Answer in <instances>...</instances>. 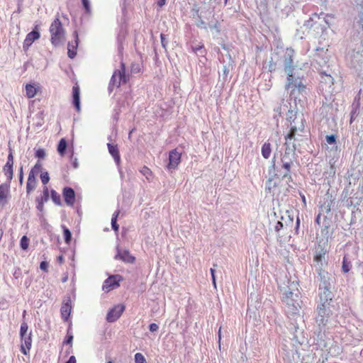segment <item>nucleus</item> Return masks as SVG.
<instances>
[{"label":"nucleus","instance_id":"obj_1","mask_svg":"<svg viewBox=\"0 0 363 363\" xmlns=\"http://www.w3.org/2000/svg\"><path fill=\"white\" fill-rule=\"evenodd\" d=\"M325 267H317L315 268L318 274L317 279L319 281L318 296L320 300L328 302L332 301L333 294L331 292L332 284L335 278L325 269Z\"/></svg>","mask_w":363,"mask_h":363},{"label":"nucleus","instance_id":"obj_2","mask_svg":"<svg viewBox=\"0 0 363 363\" xmlns=\"http://www.w3.org/2000/svg\"><path fill=\"white\" fill-rule=\"evenodd\" d=\"M287 120L290 122V131L286 136V141L294 140L301 141L302 137H307L308 131L305 130L304 119L303 116H296L293 111H289Z\"/></svg>","mask_w":363,"mask_h":363},{"label":"nucleus","instance_id":"obj_3","mask_svg":"<svg viewBox=\"0 0 363 363\" xmlns=\"http://www.w3.org/2000/svg\"><path fill=\"white\" fill-rule=\"evenodd\" d=\"M284 310L289 318L300 317L301 300L299 293H294L290 289L286 291L281 297Z\"/></svg>","mask_w":363,"mask_h":363},{"label":"nucleus","instance_id":"obj_4","mask_svg":"<svg viewBox=\"0 0 363 363\" xmlns=\"http://www.w3.org/2000/svg\"><path fill=\"white\" fill-rule=\"evenodd\" d=\"M330 250L329 242L328 239L321 238L318 240L317 245L315 247L313 262L314 267H327L328 262L327 259V255Z\"/></svg>","mask_w":363,"mask_h":363},{"label":"nucleus","instance_id":"obj_5","mask_svg":"<svg viewBox=\"0 0 363 363\" xmlns=\"http://www.w3.org/2000/svg\"><path fill=\"white\" fill-rule=\"evenodd\" d=\"M272 164L269 168V175L281 179L291 180L290 173V162H284V160H272Z\"/></svg>","mask_w":363,"mask_h":363},{"label":"nucleus","instance_id":"obj_6","mask_svg":"<svg viewBox=\"0 0 363 363\" xmlns=\"http://www.w3.org/2000/svg\"><path fill=\"white\" fill-rule=\"evenodd\" d=\"M330 301L325 302L320 300V303L316 308L317 315L315 316V323L318 326L320 332L325 331V327L332 315V311L329 308Z\"/></svg>","mask_w":363,"mask_h":363},{"label":"nucleus","instance_id":"obj_7","mask_svg":"<svg viewBox=\"0 0 363 363\" xmlns=\"http://www.w3.org/2000/svg\"><path fill=\"white\" fill-rule=\"evenodd\" d=\"M287 74V83L286 84V89L290 90L291 96L297 98L298 94H302L306 91V86L302 82L301 78L296 74L294 71Z\"/></svg>","mask_w":363,"mask_h":363},{"label":"nucleus","instance_id":"obj_8","mask_svg":"<svg viewBox=\"0 0 363 363\" xmlns=\"http://www.w3.org/2000/svg\"><path fill=\"white\" fill-rule=\"evenodd\" d=\"M50 33L51 34L50 41L54 46H58L64 42L65 32L58 18H56L51 23Z\"/></svg>","mask_w":363,"mask_h":363},{"label":"nucleus","instance_id":"obj_9","mask_svg":"<svg viewBox=\"0 0 363 363\" xmlns=\"http://www.w3.org/2000/svg\"><path fill=\"white\" fill-rule=\"evenodd\" d=\"M121 82H126V76L125 74V65L121 63V69L116 70L109 82L108 91L111 92L114 87H119Z\"/></svg>","mask_w":363,"mask_h":363},{"label":"nucleus","instance_id":"obj_10","mask_svg":"<svg viewBox=\"0 0 363 363\" xmlns=\"http://www.w3.org/2000/svg\"><path fill=\"white\" fill-rule=\"evenodd\" d=\"M294 50L291 48H287L283 55V63L284 71L286 74L294 71L295 65H294Z\"/></svg>","mask_w":363,"mask_h":363},{"label":"nucleus","instance_id":"obj_11","mask_svg":"<svg viewBox=\"0 0 363 363\" xmlns=\"http://www.w3.org/2000/svg\"><path fill=\"white\" fill-rule=\"evenodd\" d=\"M123 280V278L120 274L111 275L104 281L102 289L106 292H108L111 290L118 287L120 286V282Z\"/></svg>","mask_w":363,"mask_h":363},{"label":"nucleus","instance_id":"obj_12","mask_svg":"<svg viewBox=\"0 0 363 363\" xmlns=\"http://www.w3.org/2000/svg\"><path fill=\"white\" fill-rule=\"evenodd\" d=\"M125 310V306L123 304H118L111 308L107 315L106 320L108 323H113L116 321L123 314Z\"/></svg>","mask_w":363,"mask_h":363},{"label":"nucleus","instance_id":"obj_13","mask_svg":"<svg viewBox=\"0 0 363 363\" xmlns=\"http://www.w3.org/2000/svg\"><path fill=\"white\" fill-rule=\"evenodd\" d=\"M114 259L128 264H133L135 262V257L130 255V251L128 250H122L119 245L116 247V254Z\"/></svg>","mask_w":363,"mask_h":363},{"label":"nucleus","instance_id":"obj_14","mask_svg":"<svg viewBox=\"0 0 363 363\" xmlns=\"http://www.w3.org/2000/svg\"><path fill=\"white\" fill-rule=\"evenodd\" d=\"M281 180L282 179H281L269 176V178L267 181L265 186V191H267V193L274 196L276 194V191L278 187L279 186Z\"/></svg>","mask_w":363,"mask_h":363},{"label":"nucleus","instance_id":"obj_15","mask_svg":"<svg viewBox=\"0 0 363 363\" xmlns=\"http://www.w3.org/2000/svg\"><path fill=\"white\" fill-rule=\"evenodd\" d=\"M363 200V182L359 184L357 191L353 194L352 196L347 201L348 206L359 205Z\"/></svg>","mask_w":363,"mask_h":363},{"label":"nucleus","instance_id":"obj_16","mask_svg":"<svg viewBox=\"0 0 363 363\" xmlns=\"http://www.w3.org/2000/svg\"><path fill=\"white\" fill-rule=\"evenodd\" d=\"M72 311L71 298L67 296L63 301L62 305L60 308L62 318L65 321L68 320Z\"/></svg>","mask_w":363,"mask_h":363},{"label":"nucleus","instance_id":"obj_17","mask_svg":"<svg viewBox=\"0 0 363 363\" xmlns=\"http://www.w3.org/2000/svg\"><path fill=\"white\" fill-rule=\"evenodd\" d=\"M62 195L65 199V202L68 206H72L75 202L76 198L74 190L69 186H66L62 190Z\"/></svg>","mask_w":363,"mask_h":363},{"label":"nucleus","instance_id":"obj_18","mask_svg":"<svg viewBox=\"0 0 363 363\" xmlns=\"http://www.w3.org/2000/svg\"><path fill=\"white\" fill-rule=\"evenodd\" d=\"M40 33L37 30H32L27 34L26 39L24 40L23 48L24 50H27L33 43L40 38Z\"/></svg>","mask_w":363,"mask_h":363},{"label":"nucleus","instance_id":"obj_19","mask_svg":"<svg viewBox=\"0 0 363 363\" xmlns=\"http://www.w3.org/2000/svg\"><path fill=\"white\" fill-rule=\"evenodd\" d=\"M31 331L28 333V335H26L23 337H21V352L26 355L32 346V337H31Z\"/></svg>","mask_w":363,"mask_h":363},{"label":"nucleus","instance_id":"obj_20","mask_svg":"<svg viewBox=\"0 0 363 363\" xmlns=\"http://www.w3.org/2000/svg\"><path fill=\"white\" fill-rule=\"evenodd\" d=\"M320 74L321 75L320 84L322 88L324 89V86L330 88L334 84L333 77L326 71H320Z\"/></svg>","mask_w":363,"mask_h":363},{"label":"nucleus","instance_id":"obj_21","mask_svg":"<svg viewBox=\"0 0 363 363\" xmlns=\"http://www.w3.org/2000/svg\"><path fill=\"white\" fill-rule=\"evenodd\" d=\"M325 50L323 48H317L315 49V54L314 55L315 62L321 67L327 64V60L323 56L325 54Z\"/></svg>","mask_w":363,"mask_h":363},{"label":"nucleus","instance_id":"obj_22","mask_svg":"<svg viewBox=\"0 0 363 363\" xmlns=\"http://www.w3.org/2000/svg\"><path fill=\"white\" fill-rule=\"evenodd\" d=\"M75 40L74 43H69L67 46V55L71 59H73L77 55V48L78 46V34L77 31L74 33Z\"/></svg>","mask_w":363,"mask_h":363},{"label":"nucleus","instance_id":"obj_23","mask_svg":"<svg viewBox=\"0 0 363 363\" xmlns=\"http://www.w3.org/2000/svg\"><path fill=\"white\" fill-rule=\"evenodd\" d=\"M13 160H7L6 164L4 167V172L7 178V182L10 184L11 181L13 179Z\"/></svg>","mask_w":363,"mask_h":363},{"label":"nucleus","instance_id":"obj_24","mask_svg":"<svg viewBox=\"0 0 363 363\" xmlns=\"http://www.w3.org/2000/svg\"><path fill=\"white\" fill-rule=\"evenodd\" d=\"M72 97H73V105L76 110L79 112L80 108V97H79V88L78 86H74L72 88Z\"/></svg>","mask_w":363,"mask_h":363},{"label":"nucleus","instance_id":"obj_25","mask_svg":"<svg viewBox=\"0 0 363 363\" xmlns=\"http://www.w3.org/2000/svg\"><path fill=\"white\" fill-rule=\"evenodd\" d=\"M330 220L325 217L323 222V226L321 228V233L323 235L322 238L329 239V237L333 234V233H329V228L330 227Z\"/></svg>","mask_w":363,"mask_h":363},{"label":"nucleus","instance_id":"obj_26","mask_svg":"<svg viewBox=\"0 0 363 363\" xmlns=\"http://www.w3.org/2000/svg\"><path fill=\"white\" fill-rule=\"evenodd\" d=\"M36 179L33 176V174H29L27 184H26V193L29 194L32 191H33L36 187Z\"/></svg>","mask_w":363,"mask_h":363},{"label":"nucleus","instance_id":"obj_27","mask_svg":"<svg viewBox=\"0 0 363 363\" xmlns=\"http://www.w3.org/2000/svg\"><path fill=\"white\" fill-rule=\"evenodd\" d=\"M109 140L111 141V137L108 138ZM108 152L113 159H120V154L118 148L116 145H113L111 142L107 143Z\"/></svg>","mask_w":363,"mask_h":363},{"label":"nucleus","instance_id":"obj_28","mask_svg":"<svg viewBox=\"0 0 363 363\" xmlns=\"http://www.w3.org/2000/svg\"><path fill=\"white\" fill-rule=\"evenodd\" d=\"M9 191V184H3L0 185V203L4 204L6 201L7 194Z\"/></svg>","mask_w":363,"mask_h":363},{"label":"nucleus","instance_id":"obj_29","mask_svg":"<svg viewBox=\"0 0 363 363\" xmlns=\"http://www.w3.org/2000/svg\"><path fill=\"white\" fill-rule=\"evenodd\" d=\"M67 147V142L66 139L62 138L60 139L58 145H57V152H59L61 157L65 156V151Z\"/></svg>","mask_w":363,"mask_h":363},{"label":"nucleus","instance_id":"obj_30","mask_svg":"<svg viewBox=\"0 0 363 363\" xmlns=\"http://www.w3.org/2000/svg\"><path fill=\"white\" fill-rule=\"evenodd\" d=\"M272 148L269 143H264L262 147V155L264 158L267 159L271 154Z\"/></svg>","mask_w":363,"mask_h":363},{"label":"nucleus","instance_id":"obj_31","mask_svg":"<svg viewBox=\"0 0 363 363\" xmlns=\"http://www.w3.org/2000/svg\"><path fill=\"white\" fill-rule=\"evenodd\" d=\"M35 200L45 203L49 200V189L48 187L45 186L43 187V195L36 197Z\"/></svg>","mask_w":363,"mask_h":363},{"label":"nucleus","instance_id":"obj_32","mask_svg":"<svg viewBox=\"0 0 363 363\" xmlns=\"http://www.w3.org/2000/svg\"><path fill=\"white\" fill-rule=\"evenodd\" d=\"M119 212H120L119 211H116L113 213V214L112 215V218H111V227H112V229L115 232H118V229H119V225L117 223V218H118Z\"/></svg>","mask_w":363,"mask_h":363},{"label":"nucleus","instance_id":"obj_33","mask_svg":"<svg viewBox=\"0 0 363 363\" xmlns=\"http://www.w3.org/2000/svg\"><path fill=\"white\" fill-rule=\"evenodd\" d=\"M26 96L30 99L35 96L36 88L32 84H26Z\"/></svg>","mask_w":363,"mask_h":363},{"label":"nucleus","instance_id":"obj_34","mask_svg":"<svg viewBox=\"0 0 363 363\" xmlns=\"http://www.w3.org/2000/svg\"><path fill=\"white\" fill-rule=\"evenodd\" d=\"M50 196H51V199L56 205H57V206L62 205L60 196V194H57V192L55 190L52 189L50 191Z\"/></svg>","mask_w":363,"mask_h":363},{"label":"nucleus","instance_id":"obj_35","mask_svg":"<svg viewBox=\"0 0 363 363\" xmlns=\"http://www.w3.org/2000/svg\"><path fill=\"white\" fill-rule=\"evenodd\" d=\"M351 268H352L351 262L349 261L348 259L345 256L343 257V260H342V272L347 273L350 272Z\"/></svg>","mask_w":363,"mask_h":363},{"label":"nucleus","instance_id":"obj_36","mask_svg":"<svg viewBox=\"0 0 363 363\" xmlns=\"http://www.w3.org/2000/svg\"><path fill=\"white\" fill-rule=\"evenodd\" d=\"M62 228L63 229L65 242L67 244H69L72 240L71 231L65 225H62Z\"/></svg>","mask_w":363,"mask_h":363},{"label":"nucleus","instance_id":"obj_37","mask_svg":"<svg viewBox=\"0 0 363 363\" xmlns=\"http://www.w3.org/2000/svg\"><path fill=\"white\" fill-rule=\"evenodd\" d=\"M28 325L26 322H23L21 324V328H20V337H23L26 335H28Z\"/></svg>","mask_w":363,"mask_h":363},{"label":"nucleus","instance_id":"obj_38","mask_svg":"<svg viewBox=\"0 0 363 363\" xmlns=\"http://www.w3.org/2000/svg\"><path fill=\"white\" fill-rule=\"evenodd\" d=\"M73 335L72 333L70 332V329L67 330L66 337L63 342L64 344L69 345L70 348L72 347V341H73Z\"/></svg>","mask_w":363,"mask_h":363},{"label":"nucleus","instance_id":"obj_39","mask_svg":"<svg viewBox=\"0 0 363 363\" xmlns=\"http://www.w3.org/2000/svg\"><path fill=\"white\" fill-rule=\"evenodd\" d=\"M29 245V239L26 235H23L20 240V246L22 250H26Z\"/></svg>","mask_w":363,"mask_h":363},{"label":"nucleus","instance_id":"obj_40","mask_svg":"<svg viewBox=\"0 0 363 363\" xmlns=\"http://www.w3.org/2000/svg\"><path fill=\"white\" fill-rule=\"evenodd\" d=\"M168 161H169V162L167 163L166 167H167V169L169 171H172V170L175 169L178 167L179 162H181V160H168Z\"/></svg>","mask_w":363,"mask_h":363},{"label":"nucleus","instance_id":"obj_41","mask_svg":"<svg viewBox=\"0 0 363 363\" xmlns=\"http://www.w3.org/2000/svg\"><path fill=\"white\" fill-rule=\"evenodd\" d=\"M41 168H42V166L40 163V160H38V162L31 169L29 174H33V176L35 177L36 174H38L40 172Z\"/></svg>","mask_w":363,"mask_h":363},{"label":"nucleus","instance_id":"obj_42","mask_svg":"<svg viewBox=\"0 0 363 363\" xmlns=\"http://www.w3.org/2000/svg\"><path fill=\"white\" fill-rule=\"evenodd\" d=\"M168 159H181V153L177 149L172 150L169 152Z\"/></svg>","mask_w":363,"mask_h":363},{"label":"nucleus","instance_id":"obj_43","mask_svg":"<svg viewBox=\"0 0 363 363\" xmlns=\"http://www.w3.org/2000/svg\"><path fill=\"white\" fill-rule=\"evenodd\" d=\"M82 4L83 5L86 13H91V9L89 0H82Z\"/></svg>","mask_w":363,"mask_h":363},{"label":"nucleus","instance_id":"obj_44","mask_svg":"<svg viewBox=\"0 0 363 363\" xmlns=\"http://www.w3.org/2000/svg\"><path fill=\"white\" fill-rule=\"evenodd\" d=\"M46 156L45 151L43 148H38L35 150V157L38 159H43Z\"/></svg>","mask_w":363,"mask_h":363},{"label":"nucleus","instance_id":"obj_45","mask_svg":"<svg viewBox=\"0 0 363 363\" xmlns=\"http://www.w3.org/2000/svg\"><path fill=\"white\" fill-rule=\"evenodd\" d=\"M135 363H147L144 356L139 352L135 354Z\"/></svg>","mask_w":363,"mask_h":363},{"label":"nucleus","instance_id":"obj_46","mask_svg":"<svg viewBox=\"0 0 363 363\" xmlns=\"http://www.w3.org/2000/svg\"><path fill=\"white\" fill-rule=\"evenodd\" d=\"M265 69H267L269 72H272L276 70V63H274L272 60V58L271 60L268 62L267 65H265Z\"/></svg>","mask_w":363,"mask_h":363},{"label":"nucleus","instance_id":"obj_47","mask_svg":"<svg viewBox=\"0 0 363 363\" xmlns=\"http://www.w3.org/2000/svg\"><path fill=\"white\" fill-rule=\"evenodd\" d=\"M40 179L42 183L45 185L49 182L50 177L48 172H44L40 174Z\"/></svg>","mask_w":363,"mask_h":363},{"label":"nucleus","instance_id":"obj_48","mask_svg":"<svg viewBox=\"0 0 363 363\" xmlns=\"http://www.w3.org/2000/svg\"><path fill=\"white\" fill-rule=\"evenodd\" d=\"M325 140L328 144L333 145L336 142V136L335 135H327L325 137Z\"/></svg>","mask_w":363,"mask_h":363},{"label":"nucleus","instance_id":"obj_49","mask_svg":"<svg viewBox=\"0 0 363 363\" xmlns=\"http://www.w3.org/2000/svg\"><path fill=\"white\" fill-rule=\"evenodd\" d=\"M140 172L144 175L145 176V177L149 179H150V176H151V171L150 170V169H148L147 167H144Z\"/></svg>","mask_w":363,"mask_h":363},{"label":"nucleus","instance_id":"obj_50","mask_svg":"<svg viewBox=\"0 0 363 363\" xmlns=\"http://www.w3.org/2000/svg\"><path fill=\"white\" fill-rule=\"evenodd\" d=\"M229 72H230V69H229V66H227V65H223V80H226L227 79V77L229 74Z\"/></svg>","mask_w":363,"mask_h":363},{"label":"nucleus","instance_id":"obj_51","mask_svg":"<svg viewBox=\"0 0 363 363\" xmlns=\"http://www.w3.org/2000/svg\"><path fill=\"white\" fill-rule=\"evenodd\" d=\"M42 113H38V114H36V118L38 121L35 123V125L38 127H40L43 123V118L42 117Z\"/></svg>","mask_w":363,"mask_h":363},{"label":"nucleus","instance_id":"obj_52","mask_svg":"<svg viewBox=\"0 0 363 363\" xmlns=\"http://www.w3.org/2000/svg\"><path fill=\"white\" fill-rule=\"evenodd\" d=\"M166 35L163 33L160 34V39H161V43L163 48L167 50V40L165 38Z\"/></svg>","mask_w":363,"mask_h":363},{"label":"nucleus","instance_id":"obj_53","mask_svg":"<svg viewBox=\"0 0 363 363\" xmlns=\"http://www.w3.org/2000/svg\"><path fill=\"white\" fill-rule=\"evenodd\" d=\"M48 262L46 261H42L40 264V269L44 272H48Z\"/></svg>","mask_w":363,"mask_h":363},{"label":"nucleus","instance_id":"obj_54","mask_svg":"<svg viewBox=\"0 0 363 363\" xmlns=\"http://www.w3.org/2000/svg\"><path fill=\"white\" fill-rule=\"evenodd\" d=\"M357 154L359 155V159H363V145L357 146Z\"/></svg>","mask_w":363,"mask_h":363},{"label":"nucleus","instance_id":"obj_55","mask_svg":"<svg viewBox=\"0 0 363 363\" xmlns=\"http://www.w3.org/2000/svg\"><path fill=\"white\" fill-rule=\"evenodd\" d=\"M203 47V45H196V46H194V45H191L190 47V50L192 52L195 53V54H199L198 53V51H199V50Z\"/></svg>","mask_w":363,"mask_h":363},{"label":"nucleus","instance_id":"obj_56","mask_svg":"<svg viewBox=\"0 0 363 363\" xmlns=\"http://www.w3.org/2000/svg\"><path fill=\"white\" fill-rule=\"evenodd\" d=\"M284 228L282 222L278 220L274 225V230L277 233H279Z\"/></svg>","mask_w":363,"mask_h":363},{"label":"nucleus","instance_id":"obj_57","mask_svg":"<svg viewBox=\"0 0 363 363\" xmlns=\"http://www.w3.org/2000/svg\"><path fill=\"white\" fill-rule=\"evenodd\" d=\"M210 272H211V274L212 283H213L214 287L216 288V276H215L216 270L214 268H211Z\"/></svg>","mask_w":363,"mask_h":363},{"label":"nucleus","instance_id":"obj_58","mask_svg":"<svg viewBox=\"0 0 363 363\" xmlns=\"http://www.w3.org/2000/svg\"><path fill=\"white\" fill-rule=\"evenodd\" d=\"M36 203H37V205H36V208L38 209V211H39L40 212L43 213V211H44V203L43 202H41V201H37L35 200Z\"/></svg>","mask_w":363,"mask_h":363},{"label":"nucleus","instance_id":"obj_59","mask_svg":"<svg viewBox=\"0 0 363 363\" xmlns=\"http://www.w3.org/2000/svg\"><path fill=\"white\" fill-rule=\"evenodd\" d=\"M158 329H159V326L156 323H153L150 324V325H149V330L152 333L157 332L158 330Z\"/></svg>","mask_w":363,"mask_h":363},{"label":"nucleus","instance_id":"obj_60","mask_svg":"<svg viewBox=\"0 0 363 363\" xmlns=\"http://www.w3.org/2000/svg\"><path fill=\"white\" fill-rule=\"evenodd\" d=\"M206 50L205 49L204 46L202 47L199 51H198V53L199 54H196L197 56H199V57H205V55H206Z\"/></svg>","mask_w":363,"mask_h":363},{"label":"nucleus","instance_id":"obj_61","mask_svg":"<svg viewBox=\"0 0 363 363\" xmlns=\"http://www.w3.org/2000/svg\"><path fill=\"white\" fill-rule=\"evenodd\" d=\"M122 40H123L122 38H121V37L118 38V49L119 52H121L123 50Z\"/></svg>","mask_w":363,"mask_h":363},{"label":"nucleus","instance_id":"obj_62","mask_svg":"<svg viewBox=\"0 0 363 363\" xmlns=\"http://www.w3.org/2000/svg\"><path fill=\"white\" fill-rule=\"evenodd\" d=\"M23 181V166H21L19 169V182L21 184H22Z\"/></svg>","mask_w":363,"mask_h":363},{"label":"nucleus","instance_id":"obj_63","mask_svg":"<svg viewBox=\"0 0 363 363\" xmlns=\"http://www.w3.org/2000/svg\"><path fill=\"white\" fill-rule=\"evenodd\" d=\"M300 226V218L298 216L296 217V227H295V231L296 233L298 234V230Z\"/></svg>","mask_w":363,"mask_h":363},{"label":"nucleus","instance_id":"obj_64","mask_svg":"<svg viewBox=\"0 0 363 363\" xmlns=\"http://www.w3.org/2000/svg\"><path fill=\"white\" fill-rule=\"evenodd\" d=\"M65 363H77L75 357L71 356Z\"/></svg>","mask_w":363,"mask_h":363}]
</instances>
